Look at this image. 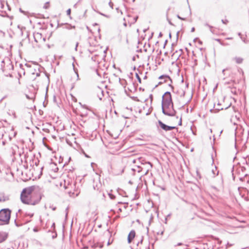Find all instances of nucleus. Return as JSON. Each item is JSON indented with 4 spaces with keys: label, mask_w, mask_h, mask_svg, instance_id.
<instances>
[{
    "label": "nucleus",
    "mask_w": 249,
    "mask_h": 249,
    "mask_svg": "<svg viewBox=\"0 0 249 249\" xmlns=\"http://www.w3.org/2000/svg\"><path fill=\"white\" fill-rule=\"evenodd\" d=\"M35 186H31L23 189L20 194V199L23 203L35 205L39 202L40 198L35 201L31 198L32 193L35 190Z\"/></svg>",
    "instance_id": "nucleus-1"
},
{
    "label": "nucleus",
    "mask_w": 249,
    "mask_h": 249,
    "mask_svg": "<svg viewBox=\"0 0 249 249\" xmlns=\"http://www.w3.org/2000/svg\"><path fill=\"white\" fill-rule=\"evenodd\" d=\"M11 212V210L9 208H4L0 210V225L9 224Z\"/></svg>",
    "instance_id": "nucleus-2"
},
{
    "label": "nucleus",
    "mask_w": 249,
    "mask_h": 249,
    "mask_svg": "<svg viewBox=\"0 0 249 249\" xmlns=\"http://www.w3.org/2000/svg\"><path fill=\"white\" fill-rule=\"evenodd\" d=\"M161 109L162 112L165 115L173 117L176 115L177 111L174 108V105H168L167 107L162 106Z\"/></svg>",
    "instance_id": "nucleus-3"
},
{
    "label": "nucleus",
    "mask_w": 249,
    "mask_h": 249,
    "mask_svg": "<svg viewBox=\"0 0 249 249\" xmlns=\"http://www.w3.org/2000/svg\"><path fill=\"white\" fill-rule=\"evenodd\" d=\"M171 105L174 104L172 101L171 93L169 91H166L162 97L161 106H165L167 107L168 105Z\"/></svg>",
    "instance_id": "nucleus-4"
},
{
    "label": "nucleus",
    "mask_w": 249,
    "mask_h": 249,
    "mask_svg": "<svg viewBox=\"0 0 249 249\" xmlns=\"http://www.w3.org/2000/svg\"><path fill=\"white\" fill-rule=\"evenodd\" d=\"M138 161L142 165L148 164V166L145 168V172L144 175H146L149 170L152 168V164L149 161H146L142 158H139L138 159Z\"/></svg>",
    "instance_id": "nucleus-5"
},
{
    "label": "nucleus",
    "mask_w": 249,
    "mask_h": 249,
    "mask_svg": "<svg viewBox=\"0 0 249 249\" xmlns=\"http://www.w3.org/2000/svg\"><path fill=\"white\" fill-rule=\"evenodd\" d=\"M158 124L160 125V126L164 130L166 131H170L173 129H176L178 131V128L176 126H171L166 125V124H164L162 121L160 120L158 121Z\"/></svg>",
    "instance_id": "nucleus-6"
},
{
    "label": "nucleus",
    "mask_w": 249,
    "mask_h": 249,
    "mask_svg": "<svg viewBox=\"0 0 249 249\" xmlns=\"http://www.w3.org/2000/svg\"><path fill=\"white\" fill-rule=\"evenodd\" d=\"M136 232L134 230H131L127 236V242L130 244L135 237Z\"/></svg>",
    "instance_id": "nucleus-7"
},
{
    "label": "nucleus",
    "mask_w": 249,
    "mask_h": 249,
    "mask_svg": "<svg viewBox=\"0 0 249 249\" xmlns=\"http://www.w3.org/2000/svg\"><path fill=\"white\" fill-rule=\"evenodd\" d=\"M163 78H168V79L170 81V83H169L168 84V85L171 88L172 90H173L174 87L172 85V83H173V81H172V79L171 78V77L169 75H165H165H160L159 77V79H162Z\"/></svg>",
    "instance_id": "nucleus-8"
},
{
    "label": "nucleus",
    "mask_w": 249,
    "mask_h": 249,
    "mask_svg": "<svg viewBox=\"0 0 249 249\" xmlns=\"http://www.w3.org/2000/svg\"><path fill=\"white\" fill-rule=\"evenodd\" d=\"M9 200V196L5 195L3 193L0 194V202H5Z\"/></svg>",
    "instance_id": "nucleus-9"
},
{
    "label": "nucleus",
    "mask_w": 249,
    "mask_h": 249,
    "mask_svg": "<svg viewBox=\"0 0 249 249\" xmlns=\"http://www.w3.org/2000/svg\"><path fill=\"white\" fill-rule=\"evenodd\" d=\"M62 25H65L64 28H66V29H68V30H70V29H71L72 28H75L74 26H72L71 25L69 24L68 23L61 24H60L58 23L57 24V28H58V27H60V26H61Z\"/></svg>",
    "instance_id": "nucleus-10"
},
{
    "label": "nucleus",
    "mask_w": 249,
    "mask_h": 249,
    "mask_svg": "<svg viewBox=\"0 0 249 249\" xmlns=\"http://www.w3.org/2000/svg\"><path fill=\"white\" fill-rule=\"evenodd\" d=\"M7 238V235L5 233L0 231V243L4 242Z\"/></svg>",
    "instance_id": "nucleus-11"
},
{
    "label": "nucleus",
    "mask_w": 249,
    "mask_h": 249,
    "mask_svg": "<svg viewBox=\"0 0 249 249\" xmlns=\"http://www.w3.org/2000/svg\"><path fill=\"white\" fill-rule=\"evenodd\" d=\"M196 249H210L207 244H200Z\"/></svg>",
    "instance_id": "nucleus-12"
},
{
    "label": "nucleus",
    "mask_w": 249,
    "mask_h": 249,
    "mask_svg": "<svg viewBox=\"0 0 249 249\" xmlns=\"http://www.w3.org/2000/svg\"><path fill=\"white\" fill-rule=\"evenodd\" d=\"M143 167L140 166V165H137L136 168H133L131 170L133 172L137 171L138 173H140L142 171V170L143 169Z\"/></svg>",
    "instance_id": "nucleus-13"
},
{
    "label": "nucleus",
    "mask_w": 249,
    "mask_h": 249,
    "mask_svg": "<svg viewBox=\"0 0 249 249\" xmlns=\"http://www.w3.org/2000/svg\"><path fill=\"white\" fill-rule=\"evenodd\" d=\"M30 221L29 220V221H27L25 222L24 223H22L19 221H17V220L15 219V224L17 227H18L22 226L23 224H25L29 222Z\"/></svg>",
    "instance_id": "nucleus-14"
},
{
    "label": "nucleus",
    "mask_w": 249,
    "mask_h": 249,
    "mask_svg": "<svg viewBox=\"0 0 249 249\" xmlns=\"http://www.w3.org/2000/svg\"><path fill=\"white\" fill-rule=\"evenodd\" d=\"M237 64H241L243 61V59L241 57H235L233 58Z\"/></svg>",
    "instance_id": "nucleus-15"
},
{
    "label": "nucleus",
    "mask_w": 249,
    "mask_h": 249,
    "mask_svg": "<svg viewBox=\"0 0 249 249\" xmlns=\"http://www.w3.org/2000/svg\"><path fill=\"white\" fill-rule=\"evenodd\" d=\"M72 67H73V71H74V72L75 73V74H76V76L77 77V79L78 80L79 79V74H78V70H77V69H76L75 67L74 63H72Z\"/></svg>",
    "instance_id": "nucleus-16"
},
{
    "label": "nucleus",
    "mask_w": 249,
    "mask_h": 249,
    "mask_svg": "<svg viewBox=\"0 0 249 249\" xmlns=\"http://www.w3.org/2000/svg\"><path fill=\"white\" fill-rule=\"evenodd\" d=\"M170 10V8H169L167 9V13H166V16H167V20L169 23V24L172 26H175V25L171 22V20L168 18V12Z\"/></svg>",
    "instance_id": "nucleus-17"
},
{
    "label": "nucleus",
    "mask_w": 249,
    "mask_h": 249,
    "mask_svg": "<svg viewBox=\"0 0 249 249\" xmlns=\"http://www.w3.org/2000/svg\"><path fill=\"white\" fill-rule=\"evenodd\" d=\"M177 246H181L182 247V248L180 249H186V247H187V245H184L183 243H178Z\"/></svg>",
    "instance_id": "nucleus-18"
},
{
    "label": "nucleus",
    "mask_w": 249,
    "mask_h": 249,
    "mask_svg": "<svg viewBox=\"0 0 249 249\" xmlns=\"http://www.w3.org/2000/svg\"><path fill=\"white\" fill-rule=\"evenodd\" d=\"M0 15L3 17L7 16V14L5 11H0Z\"/></svg>",
    "instance_id": "nucleus-19"
},
{
    "label": "nucleus",
    "mask_w": 249,
    "mask_h": 249,
    "mask_svg": "<svg viewBox=\"0 0 249 249\" xmlns=\"http://www.w3.org/2000/svg\"><path fill=\"white\" fill-rule=\"evenodd\" d=\"M212 172L213 173L214 176L215 175H217L218 174V172H219L218 171H217V169H216V166H215V170L213 169Z\"/></svg>",
    "instance_id": "nucleus-20"
},
{
    "label": "nucleus",
    "mask_w": 249,
    "mask_h": 249,
    "mask_svg": "<svg viewBox=\"0 0 249 249\" xmlns=\"http://www.w3.org/2000/svg\"><path fill=\"white\" fill-rule=\"evenodd\" d=\"M135 75H136V77L137 79L138 82L140 83H141L142 80H141V78H140V76L139 75V74L137 73H136Z\"/></svg>",
    "instance_id": "nucleus-21"
},
{
    "label": "nucleus",
    "mask_w": 249,
    "mask_h": 249,
    "mask_svg": "<svg viewBox=\"0 0 249 249\" xmlns=\"http://www.w3.org/2000/svg\"><path fill=\"white\" fill-rule=\"evenodd\" d=\"M239 136L237 135L236 132L235 133V147H236L237 142L238 141Z\"/></svg>",
    "instance_id": "nucleus-22"
},
{
    "label": "nucleus",
    "mask_w": 249,
    "mask_h": 249,
    "mask_svg": "<svg viewBox=\"0 0 249 249\" xmlns=\"http://www.w3.org/2000/svg\"><path fill=\"white\" fill-rule=\"evenodd\" d=\"M94 246L99 247V248L101 249L103 247V244L102 243H97V244H95Z\"/></svg>",
    "instance_id": "nucleus-23"
},
{
    "label": "nucleus",
    "mask_w": 249,
    "mask_h": 249,
    "mask_svg": "<svg viewBox=\"0 0 249 249\" xmlns=\"http://www.w3.org/2000/svg\"><path fill=\"white\" fill-rule=\"evenodd\" d=\"M108 196L111 199H114L115 198V196L111 193H108Z\"/></svg>",
    "instance_id": "nucleus-24"
},
{
    "label": "nucleus",
    "mask_w": 249,
    "mask_h": 249,
    "mask_svg": "<svg viewBox=\"0 0 249 249\" xmlns=\"http://www.w3.org/2000/svg\"><path fill=\"white\" fill-rule=\"evenodd\" d=\"M196 176H197V178H198L199 179L201 178V176L200 173L198 172V170L196 171Z\"/></svg>",
    "instance_id": "nucleus-25"
},
{
    "label": "nucleus",
    "mask_w": 249,
    "mask_h": 249,
    "mask_svg": "<svg viewBox=\"0 0 249 249\" xmlns=\"http://www.w3.org/2000/svg\"><path fill=\"white\" fill-rule=\"evenodd\" d=\"M68 193L69 194L70 196H74V193L72 192L71 191H68Z\"/></svg>",
    "instance_id": "nucleus-26"
},
{
    "label": "nucleus",
    "mask_w": 249,
    "mask_h": 249,
    "mask_svg": "<svg viewBox=\"0 0 249 249\" xmlns=\"http://www.w3.org/2000/svg\"><path fill=\"white\" fill-rule=\"evenodd\" d=\"M177 17L179 19H181L182 20H186V18H182L179 15H177Z\"/></svg>",
    "instance_id": "nucleus-27"
},
{
    "label": "nucleus",
    "mask_w": 249,
    "mask_h": 249,
    "mask_svg": "<svg viewBox=\"0 0 249 249\" xmlns=\"http://www.w3.org/2000/svg\"><path fill=\"white\" fill-rule=\"evenodd\" d=\"M211 188L213 189L215 192H218L219 190L217 188L214 186H211Z\"/></svg>",
    "instance_id": "nucleus-28"
},
{
    "label": "nucleus",
    "mask_w": 249,
    "mask_h": 249,
    "mask_svg": "<svg viewBox=\"0 0 249 249\" xmlns=\"http://www.w3.org/2000/svg\"><path fill=\"white\" fill-rule=\"evenodd\" d=\"M108 4L111 9H113V3L111 1L109 2Z\"/></svg>",
    "instance_id": "nucleus-29"
},
{
    "label": "nucleus",
    "mask_w": 249,
    "mask_h": 249,
    "mask_svg": "<svg viewBox=\"0 0 249 249\" xmlns=\"http://www.w3.org/2000/svg\"><path fill=\"white\" fill-rule=\"evenodd\" d=\"M205 26H208L210 28V31L212 33H213V31L212 30L213 27L210 25H209L208 23L205 24Z\"/></svg>",
    "instance_id": "nucleus-30"
},
{
    "label": "nucleus",
    "mask_w": 249,
    "mask_h": 249,
    "mask_svg": "<svg viewBox=\"0 0 249 249\" xmlns=\"http://www.w3.org/2000/svg\"><path fill=\"white\" fill-rule=\"evenodd\" d=\"M234 80H231L230 81H228V82H226L225 83V85H229V84H231V83H233L234 82Z\"/></svg>",
    "instance_id": "nucleus-31"
},
{
    "label": "nucleus",
    "mask_w": 249,
    "mask_h": 249,
    "mask_svg": "<svg viewBox=\"0 0 249 249\" xmlns=\"http://www.w3.org/2000/svg\"><path fill=\"white\" fill-rule=\"evenodd\" d=\"M71 9H68L67 10V15L68 16H70L71 15Z\"/></svg>",
    "instance_id": "nucleus-32"
},
{
    "label": "nucleus",
    "mask_w": 249,
    "mask_h": 249,
    "mask_svg": "<svg viewBox=\"0 0 249 249\" xmlns=\"http://www.w3.org/2000/svg\"><path fill=\"white\" fill-rule=\"evenodd\" d=\"M25 215L26 216H29L30 217H32L34 215V213H26Z\"/></svg>",
    "instance_id": "nucleus-33"
},
{
    "label": "nucleus",
    "mask_w": 249,
    "mask_h": 249,
    "mask_svg": "<svg viewBox=\"0 0 249 249\" xmlns=\"http://www.w3.org/2000/svg\"><path fill=\"white\" fill-rule=\"evenodd\" d=\"M221 21L223 24H227L228 22V20L227 19H226V20L222 19Z\"/></svg>",
    "instance_id": "nucleus-34"
},
{
    "label": "nucleus",
    "mask_w": 249,
    "mask_h": 249,
    "mask_svg": "<svg viewBox=\"0 0 249 249\" xmlns=\"http://www.w3.org/2000/svg\"><path fill=\"white\" fill-rule=\"evenodd\" d=\"M113 239L111 241H110V239L108 240V242H107V246H109L110 245H111L113 242Z\"/></svg>",
    "instance_id": "nucleus-35"
},
{
    "label": "nucleus",
    "mask_w": 249,
    "mask_h": 249,
    "mask_svg": "<svg viewBox=\"0 0 249 249\" xmlns=\"http://www.w3.org/2000/svg\"><path fill=\"white\" fill-rule=\"evenodd\" d=\"M180 31H178L177 32V34H176V37H177V41L178 40V36H179V33Z\"/></svg>",
    "instance_id": "nucleus-36"
},
{
    "label": "nucleus",
    "mask_w": 249,
    "mask_h": 249,
    "mask_svg": "<svg viewBox=\"0 0 249 249\" xmlns=\"http://www.w3.org/2000/svg\"><path fill=\"white\" fill-rule=\"evenodd\" d=\"M53 101L55 103L56 102V97L55 95H54L53 96Z\"/></svg>",
    "instance_id": "nucleus-37"
},
{
    "label": "nucleus",
    "mask_w": 249,
    "mask_h": 249,
    "mask_svg": "<svg viewBox=\"0 0 249 249\" xmlns=\"http://www.w3.org/2000/svg\"><path fill=\"white\" fill-rule=\"evenodd\" d=\"M178 125H182V118L181 117L180 118L179 121L178 123Z\"/></svg>",
    "instance_id": "nucleus-38"
},
{
    "label": "nucleus",
    "mask_w": 249,
    "mask_h": 249,
    "mask_svg": "<svg viewBox=\"0 0 249 249\" xmlns=\"http://www.w3.org/2000/svg\"><path fill=\"white\" fill-rule=\"evenodd\" d=\"M223 109H224L223 107H222V108H217L215 109V110H217L216 112H218L219 111L223 110Z\"/></svg>",
    "instance_id": "nucleus-39"
},
{
    "label": "nucleus",
    "mask_w": 249,
    "mask_h": 249,
    "mask_svg": "<svg viewBox=\"0 0 249 249\" xmlns=\"http://www.w3.org/2000/svg\"><path fill=\"white\" fill-rule=\"evenodd\" d=\"M163 82H162V81H160V82H159L158 83V84L155 86V88L157 87L158 85H161V84H163Z\"/></svg>",
    "instance_id": "nucleus-40"
},
{
    "label": "nucleus",
    "mask_w": 249,
    "mask_h": 249,
    "mask_svg": "<svg viewBox=\"0 0 249 249\" xmlns=\"http://www.w3.org/2000/svg\"><path fill=\"white\" fill-rule=\"evenodd\" d=\"M19 67L21 69H22V70H24V69H23V65L22 64H19Z\"/></svg>",
    "instance_id": "nucleus-41"
},
{
    "label": "nucleus",
    "mask_w": 249,
    "mask_h": 249,
    "mask_svg": "<svg viewBox=\"0 0 249 249\" xmlns=\"http://www.w3.org/2000/svg\"><path fill=\"white\" fill-rule=\"evenodd\" d=\"M49 2H47L46 3L45 5L44 6V7H44V8H45V9H47V8H48V7L47 6V5H46V4H49Z\"/></svg>",
    "instance_id": "nucleus-42"
},
{
    "label": "nucleus",
    "mask_w": 249,
    "mask_h": 249,
    "mask_svg": "<svg viewBox=\"0 0 249 249\" xmlns=\"http://www.w3.org/2000/svg\"><path fill=\"white\" fill-rule=\"evenodd\" d=\"M179 52H180V53L179 54L178 57V59L179 58V57L181 55L182 53V49H179Z\"/></svg>",
    "instance_id": "nucleus-43"
},
{
    "label": "nucleus",
    "mask_w": 249,
    "mask_h": 249,
    "mask_svg": "<svg viewBox=\"0 0 249 249\" xmlns=\"http://www.w3.org/2000/svg\"><path fill=\"white\" fill-rule=\"evenodd\" d=\"M41 36H42L41 34H39V33H37L36 35V36L37 37H39L40 38H41Z\"/></svg>",
    "instance_id": "nucleus-44"
},
{
    "label": "nucleus",
    "mask_w": 249,
    "mask_h": 249,
    "mask_svg": "<svg viewBox=\"0 0 249 249\" xmlns=\"http://www.w3.org/2000/svg\"><path fill=\"white\" fill-rule=\"evenodd\" d=\"M138 19V16H136L134 18V22H136Z\"/></svg>",
    "instance_id": "nucleus-45"
},
{
    "label": "nucleus",
    "mask_w": 249,
    "mask_h": 249,
    "mask_svg": "<svg viewBox=\"0 0 249 249\" xmlns=\"http://www.w3.org/2000/svg\"><path fill=\"white\" fill-rule=\"evenodd\" d=\"M78 44H79L78 42H77L76 44L75 47V50L76 51H77V47H78Z\"/></svg>",
    "instance_id": "nucleus-46"
},
{
    "label": "nucleus",
    "mask_w": 249,
    "mask_h": 249,
    "mask_svg": "<svg viewBox=\"0 0 249 249\" xmlns=\"http://www.w3.org/2000/svg\"><path fill=\"white\" fill-rule=\"evenodd\" d=\"M116 10L118 12H119L120 11V13H121V14H123V12H122V11L119 10V7L116 8Z\"/></svg>",
    "instance_id": "nucleus-47"
},
{
    "label": "nucleus",
    "mask_w": 249,
    "mask_h": 249,
    "mask_svg": "<svg viewBox=\"0 0 249 249\" xmlns=\"http://www.w3.org/2000/svg\"><path fill=\"white\" fill-rule=\"evenodd\" d=\"M0 8L1 9H3L4 8V4L2 2L0 3Z\"/></svg>",
    "instance_id": "nucleus-48"
},
{
    "label": "nucleus",
    "mask_w": 249,
    "mask_h": 249,
    "mask_svg": "<svg viewBox=\"0 0 249 249\" xmlns=\"http://www.w3.org/2000/svg\"><path fill=\"white\" fill-rule=\"evenodd\" d=\"M107 231L108 232V234H109L110 237H111V233L109 231V229H107Z\"/></svg>",
    "instance_id": "nucleus-49"
},
{
    "label": "nucleus",
    "mask_w": 249,
    "mask_h": 249,
    "mask_svg": "<svg viewBox=\"0 0 249 249\" xmlns=\"http://www.w3.org/2000/svg\"><path fill=\"white\" fill-rule=\"evenodd\" d=\"M138 159L137 160H133V161H132V162L133 163H137L138 162Z\"/></svg>",
    "instance_id": "nucleus-50"
},
{
    "label": "nucleus",
    "mask_w": 249,
    "mask_h": 249,
    "mask_svg": "<svg viewBox=\"0 0 249 249\" xmlns=\"http://www.w3.org/2000/svg\"><path fill=\"white\" fill-rule=\"evenodd\" d=\"M6 5H7V8H8V9L9 10H11V8H10V6L8 4V3H6Z\"/></svg>",
    "instance_id": "nucleus-51"
},
{
    "label": "nucleus",
    "mask_w": 249,
    "mask_h": 249,
    "mask_svg": "<svg viewBox=\"0 0 249 249\" xmlns=\"http://www.w3.org/2000/svg\"><path fill=\"white\" fill-rule=\"evenodd\" d=\"M118 204H124L127 205L128 203L122 202H118Z\"/></svg>",
    "instance_id": "nucleus-52"
},
{
    "label": "nucleus",
    "mask_w": 249,
    "mask_h": 249,
    "mask_svg": "<svg viewBox=\"0 0 249 249\" xmlns=\"http://www.w3.org/2000/svg\"><path fill=\"white\" fill-rule=\"evenodd\" d=\"M80 104L81 105V106H82L83 107L85 108H86V109L87 108V107H86V106L85 105H82L80 103Z\"/></svg>",
    "instance_id": "nucleus-53"
},
{
    "label": "nucleus",
    "mask_w": 249,
    "mask_h": 249,
    "mask_svg": "<svg viewBox=\"0 0 249 249\" xmlns=\"http://www.w3.org/2000/svg\"><path fill=\"white\" fill-rule=\"evenodd\" d=\"M195 31V27H193V28H192L191 30V32H194Z\"/></svg>",
    "instance_id": "nucleus-54"
},
{
    "label": "nucleus",
    "mask_w": 249,
    "mask_h": 249,
    "mask_svg": "<svg viewBox=\"0 0 249 249\" xmlns=\"http://www.w3.org/2000/svg\"><path fill=\"white\" fill-rule=\"evenodd\" d=\"M164 81H163V83L167 82V79L168 78H163Z\"/></svg>",
    "instance_id": "nucleus-55"
},
{
    "label": "nucleus",
    "mask_w": 249,
    "mask_h": 249,
    "mask_svg": "<svg viewBox=\"0 0 249 249\" xmlns=\"http://www.w3.org/2000/svg\"><path fill=\"white\" fill-rule=\"evenodd\" d=\"M185 92L184 91H183V92L182 93V95H181V96L184 97L185 96Z\"/></svg>",
    "instance_id": "nucleus-56"
},
{
    "label": "nucleus",
    "mask_w": 249,
    "mask_h": 249,
    "mask_svg": "<svg viewBox=\"0 0 249 249\" xmlns=\"http://www.w3.org/2000/svg\"><path fill=\"white\" fill-rule=\"evenodd\" d=\"M93 188H94V190H96H96H98L99 189V188H98L97 186H96V187H95V186H94V185H93Z\"/></svg>",
    "instance_id": "nucleus-57"
},
{
    "label": "nucleus",
    "mask_w": 249,
    "mask_h": 249,
    "mask_svg": "<svg viewBox=\"0 0 249 249\" xmlns=\"http://www.w3.org/2000/svg\"><path fill=\"white\" fill-rule=\"evenodd\" d=\"M100 14H101V15L104 16V17H108V16L105 14H102V13H100Z\"/></svg>",
    "instance_id": "nucleus-58"
},
{
    "label": "nucleus",
    "mask_w": 249,
    "mask_h": 249,
    "mask_svg": "<svg viewBox=\"0 0 249 249\" xmlns=\"http://www.w3.org/2000/svg\"><path fill=\"white\" fill-rule=\"evenodd\" d=\"M142 241H143V237H142V239L140 241H139V243H141V244H142Z\"/></svg>",
    "instance_id": "nucleus-59"
},
{
    "label": "nucleus",
    "mask_w": 249,
    "mask_h": 249,
    "mask_svg": "<svg viewBox=\"0 0 249 249\" xmlns=\"http://www.w3.org/2000/svg\"><path fill=\"white\" fill-rule=\"evenodd\" d=\"M162 36V34L160 32L159 34V37H161Z\"/></svg>",
    "instance_id": "nucleus-60"
},
{
    "label": "nucleus",
    "mask_w": 249,
    "mask_h": 249,
    "mask_svg": "<svg viewBox=\"0 0 249 249\" xmlns=\"http://www.w3.org/2000/svg\"><path fill=\"white\" fill-rule=\"evenodd\" d=\"M19 11L22 13H24V12L21 8H19Z\"/></svg>",
    "instance_id": "nucleus-61"
},
{
    "label": "nucleus",
    "mask_w": 249,
    "mask_h": 249,
    "mask_svg": "<svg viewBox=\"0 0 249 249\" xmlns=\"http://www.w3.org/2000/svg\"><path fill=\"white\" fill-rule=\"evenodd\" d=\"M34 39H35V41L36 42H37V40L36 39V36H34Z\"/></svg>",
    "instance_id": "nucleus-62"
},
{
    "label": "nucleus",
    "mask_w": 249,
    "mask_h": 249,
    "mask_svg": "<svg viewBox=\"0 0 249 249\" xmlns=\"http://www.w3.org/2000/svg\"><path fill=\"white\" fill-rule=\"evenodd\" d=\"M215 40L220 43L221 42V40L220 39H216Z\"/></svg>",
    "instance_id": "nucleus-63"
},
{
    "label": "nucleus",
    "mask_w": 249,
    "mask_h": 249,
    "mask_svg": "<svg viewBox=\"0 0 249 249\" xmlns=\"http://www.w3.org/2000/svg\"><path fill=\"white\" fill-rule=\"evenodd\" d=\"M36 76H40V73L39 72H37L36 74Z\"/></svg>",
    "instance_id": "nucleus-64"
}]
</instances>
